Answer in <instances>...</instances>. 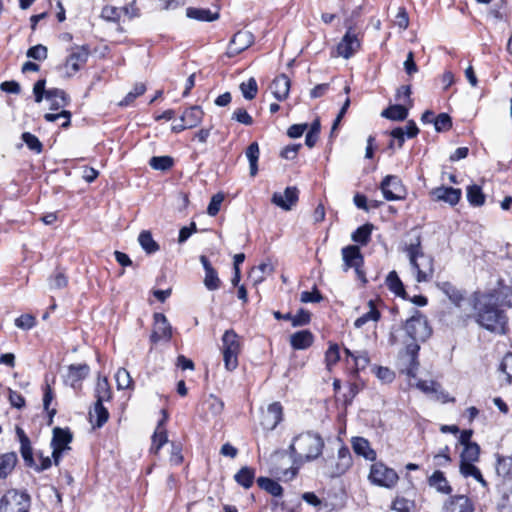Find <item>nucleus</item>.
Wrapping results in <instances>:
<instances>
[{
    "instance_id": "nucleus-40",
    "label": "nucleus",
    "mask_w": 512,
    "mask_h": 512,
    "mask_svg": "<svg viewBox=\"0 0 512 512\" xmlns=\"http://www.w3.org/2000/svg\"><path fill=\"white\" fill-rule=\"evenodd\" d=\"M258 486L274 497H280L283 494L282 486L275 480L268 477H259L257 479Z\"/></svg>"
},
{
    "instance_id": "nucleus-48",
    "label": "nucleus",
    "mask_w": 512,
    "mask_h": 512,
    "mask_svg": "<svg viewBox=\"0 0 512 512\" xmlns=\"http://www.w3.org/2000/svg\"><path fill=\"white\" fill-rule=\"evenodd\" d=\"M115 380L117 383V388L119 390L123 389H131L133 388V380L130 376V373L125 368H120L116 372Z\"/></svg>"
},
{
    "instance_id": "nucleus-15",
    "label": "nucleus",
    "mask_w": 512,
    "mask_h": 512,
    "mask_svg": "<svg viewBox=\"0 0 512 512\" xmlns=\"http://www.w3.org/2000/svg\"><path fill=\"white\" fill-rule=\"evenodd\" d=\"M343 259V271H348L351 268H357L364 265V257L361 253L359 246L348 245L341 250Z\"/></svg>"
},
{
    "instance_id": "nucleus-32",
    "label": "nucleus",
    "mask_w": 512,
    "mask_h": 512,
    "mask_svg": "<svg viewBox=\"0 0 512 512\" xmlns=\"http://www.w3.org/2000/svg\"><path fill=\"white\" fill-rule=\"evenodd\" d=\"M369 311L364 313L362 316L358 317L354 322V327L359 329L362 328L369 321L377 322L381 318V313L377 309L373 300H369L368 302Z\"/></svg>"
},
{
    "instance_id": "nucleus-49",
    "label": "nucleus",
    "mask_w": 512,
    "mask_h": 512,
    "mask_svg": "<svg viewBox=\"0 0 512 512\" xmlns=\"http://www.w3.org/2000/svg\"><path fill=\"white\" fill-rule=\"evenodd\" d=\"M240 90L245 99H254L258 92V85L256 80L253 77H251L247 80V82H242L240 84Z\"/></svg>"
},
{
    "instance_id": "nucleus-18",
    "label": "nucleus",
    "mask_w": 512,
    "mask_h": 512,
    "mask_svg": "<svg viewBox=\"0 0 512 512\" xmlns=\"http://www.w3.org/2000/svg\"><path fill=\"white\" fill-rule=\"evenodd\" d=\"M353 465V458L349 448L341 445L337 453V461L332 471V477L344 475Z\"/></svg>"
},
{
    "instance_id": "nucleus-17",
    "label": "nucleus",
    "mask_w": 512,
    "mask_h": 512,
    "mask_svg": "<svg viewBox=\"0 0 512 512\" xmlns=\"http://www.w3.org/2000/svg\"><path fill=\"white\" fill-rule=\"evenodd\" d=\"M283 420V407L280 402L271 403L263 416L262 426L274 430Z\"/></svg>"
},
{
    "instance_id": "nucleus-7",
    "label": "nucleus",
    "mask_w": 512,
    "mask_h": 512,
    "mask_svg": "<svg viewBox=\"0 0 512 512\" xmlns=\"http://www.w3.org/2000/svg\"><path fill=\"white\" fill-rule=\"evenodd\" d=\"M368 479L373 485L392 488L398 482L399 476L394 469L384 463L375 462L371 465Z\"/></svg>"
},
{
    "instance_id": "nucleus-31",
    "label": "nucleus",
    "mask_w": 512,
    "mask_h": 512,
    "mask_svg": "<svg viewBox=\"0 0 512 512\" xmlns=\"http://www.w3.org/2000/svg\"><path fill=\"white\" fill-rule=\"evenodd\" d=\"M186 16L198 21L212 22L219 18L218 12H212L207 8H194L189 7L186 9Z\"/></svg>"
},
{
    "instance_id": "nucleus-20",
    "label": "nucleus",
    "mask_w": 512,
    "mask_h": 512,
    "mask_svg": "<svg viewBox=\"0 0 512 512\" xmlns=\"http://www.w3.org/2000/svg\"><path fill=\"white\" fill-rule=\"evenodd\" d=\"M290 87V79L285 74L276 76L270 85L271 92L278 101H283L288 97Z\"/></svg>"
},
{
    "instance_id": "nucleus-21",
    "label": "nucleus",
    "mask_w": 512,
    "mask_h": 512,
    "mask_svg": "<svg viewBox=\"0 0 512 512\" xmlns=\"http://www.w3.org/2000/svg\"><path fill=\"white\" fill-rule=\"evenodd\" d=\"M432 195L436 200L444 201L454 206L460 201L462 192L458 188L441 186L433 189Z\"/></svg>"
},
{
    "instance_id": "nucleus-19",
    "label": "nucleus",
    "mask_w": 512,
    "mask_h": 512,
    "mask_svg": "<svg viewBox=\"0 0 512 512\" xmlns=\"http://www.w3.org/2000/svg\"><path fill=\"white\" fill-rule=\"evenodd\" d=\"M456 505H459L458 512H474V506L472 501L466 495H454L450 496L443 505L445 512H454Z\"/></svg>"
},
{
    "instance_id": "nucleus-46",
    "label": "nucleus",
    "mask_w": 512,
    "mask_h": 512,
    "mask_svg": "<svg viewBox=\"0 0 512 512\" xmlns=\"http://www.w3.org/2000/svg\"><path fill=\"white\" fill-rule=\"evenodd\" d=\"M146 91L144 83H136L133 89L119 102V106L127 107L133 104L136 98L143 95Z\"/></svg>"
},
{
    "instance_id": "nucleus-14",
    "label": "nucleus",
    "mask_w": 512,
    "mask_h": 512,
    "mask_svg": "<svg viewBox=\"0 0 512 512\" xmlns=\"http://www.w3.org/2000/svg\"><path fill=\"white\" fill-rule=\"evenodd\" d=\"M90 367L86 364H71L68 366L65 383L73 389H79L82 381L89 375Z\"/></svg>"
},
{
    "instance_id": "nucleus-4",
    "label": "nucleus",
    "mask_w": 512,
    "mask_h": 512,
    "mask_svg": "<svg viewBox=\"0 0 512 512\" xmlns=\"http://www.w3.org/2000/svg\"><path fill=\"white\" fill-rule=\"evenodd\" d=\"M406 335L416 342L426 341L432 334L428 320L419 310L415 309L413 315L403 325Z\"/></svg>"
},
{
    "instance_id": "nucleus-6",
    "label": "nucleus",
    "mask_w": 512,
    "mask_h": 512,
    "mask_svg": "<svg viewBox=\"0 0 512 512\" xmlns=\"http://www.w3.org/2000/svg\"><path fill=\"white\" fill-rule=\"evenodd\" d=\"M30 495L17 489H9L0 499V512H29Z\"/></svg>"
},
{
    "instance_id": "nucleus-59",
    "label": "nucleus",
    "mask_w": 512,
    "mask_h": 512,
    "mask_svg": "<svg viewBox=\"0 0 512 512\" xmlns=\"http://www.w3.org/2000/svg\"><path fill=\"white\" fill-rule=\"evenodd\" d=\"M339 360H340V352H339L338 345L337 344L330 345L325 353V361H326L327 367L329 369H331V367L333 365H335Z\"/></svg>"
},
{
    "instance_id": "nucleus-8",
    "label": "nucleus",
    "mask_w": 512,
    "mask_h": 512,
    "mask_svg": "<svg viewBox=\"0 0 512 512\" xmlns=\"http://www.w3.org/2000/svg\"><path fill=\"white\" fill-rule=\"evenodd\" d=\"M380 190L387 201H396L403 198L404 187L396 175H387L380 184Z\"/></svg>"
},
{
    "instance_id": "nucleus-39",
    "label": "nucleus",
    "mask_w": 512,
    "mask_h": 512,
    "mask_svg": "<svg viewBox=\"0 0 512 512\" xmlns=\"http://www.w3.org/2000/svg\"><path fill=\"white\" fill-rule=\"evenodd\" d=\"M138 242H139L140 246L142 247V249L147 254L156 253L160 249L159 244L153 239L151 232L148 230H143L139 234Z\"/></svg>"
},
{
    "instance_id": "nucleus-33",
    "label": "nucleus",
    "mask_w": 512,
    "mask_h": 512,
    "mask_svg": "<svg viewBox=\"0 0 512 512\" xmlns=\"http://www.w3.org/2000/svg\"><path fill=\"white\" fill-rule=\"evenodd\" d=\"M437 287L457 306L464 300L463 293L448 281L437 283Z\"/></svg>"
},
{
    "instance_id": "nucleus-25",
    "label": "nucleus",
    "mask_w": 512,
    "mask_h": 512,
    "mask_svg": "<svg viewBox=\"0 0 512 512\" xmlns=\"http://www.w3.org/2000/svg\"><path fill=\"white\" fill-rule=\"evenodd\" d=\"M164 417L158 422L156 430L152 435V445L150 448L151 453L157 454L159 450L166 444L168 441L166 429L163 427L164 422L166 421L167 415L165 411H163Z\"/></svg>"
},
{
    "instance_id": "nucleus-51",
    "label": "nucleus",
    "mask_w": 512,
    "mask_h": 512,
    "mask_svg": "<svg viewBox=\"0 0 512 512\" xmlns=\"http://www.w3.org/2000/svg\"><path fill=\"white\" fill-rule=\"evenodd\" d=\"M21 139L31 151L37 154L42 152L43 145L34 134L30 132H24L21 135Z\"/></svg>"
},
{
    "instance_id": "nucleus-23",
    "label": "nucleus",
    "mask_w": 512,
    "mask_h": 512,
    "mask_svg": "<svg viewBox=\"0 0 512 512\" xmlns=\"http://www.w3.org/2000/svg\"><path fill=\"white\" fill-rule=\"evenodd\" d=\"M18 463L16 452H6L0 454V480L7 479L14 471Z\"/></svg>"
},
{
    "instance_id": "nucleus-28",
    "label": "nucleus",
    "mask_w": 512,
    "mask_h": 512,
    "mask_svg": "<svg viewBox=\"0 0 512 512\" xmlns=\"http://www.w3.org/2000/svg\"><path fill=\"white\" fill-rule=\"evenodd\" d=\"M46 99L51 101V110H58L61 107H65L69 103L67 94L64 90L59 88H52L47 90Z\"/></svg>"
},
{
    "instance_id": "nucleus-34",
    "label": "nucleus",
    "mask_w": 512,
    "mask_h": 512,
    "mask_svg": "<svg viewBox=\"0 0 512 512\" xmlns=\"http://www.w3.org/2000/svg\"><path fill=\"white\" fill-rule=\"evenodd\" d=\"M234 480L245 489L252 487L255 480V469L245 466L242 467L235 475Z\"/></svg>"
},
{
    "instance_id": "nucleus-26",
    "label": "nucleus",
    "mask_w": 512,
    "mask_h": 512,
    "mask_svg": "<svg viewBox=\"0 0 512 512\" xmlns=\"http://www.w3.org/2000/svg\"><path fill=\"white\" fill-rule=\"evenodd\" d=\"M353 451L364 457L366 460L374 461L376 452L371 448L370 443L363 437H353L351 440Z\"/></svg>"
},
{
    "instance_id": "nucleus-24",
    "label": "nucleus",
    "mask_w": 512,
    "mask_h": 512,
    "mask_svg": "<svg viewBox=\"0 0 512 512\" xmlns=\"http://www.w3.org/2000/svg\"><path fill=\"white\" fill-rule=\"evenodd\" d=\"M314 342V335L309 330H301L290 336V345L294 350H305Z\"/></svg>"
},
{
    "instance_id": "nucleus-54",
    "label": "nucleus",
    "mask_w": 512,
    "mask_h": 512,
    "mask_svg": "<svg viewBox=\"0 0 512 512\" xmlns=\"http://www.w3.org/2000/svg\"><path fill=\"white\" fill-rule=\"evenodd\" d=\"M104 402H96L94 405V413L96 415V424L95 426L100 428L102 427L109 418V412L103 405Z\"/></svg>"
},
{
    "instance_id": "nucleus-10",
    "label": "nucleus",
    "mask_w": 512,
    "mask_h": 512,
    "mask_svg": "<svg viewBox=\"0 0 512 512\" xmlns=\"http://www.w3.org/2000/svg\"><path fill=\"white\" fill-rule=\"evenodd\" d=\"M254 42V36L249 31H238L232 37L227 48V56L235 57L249 48Z\"/></svg>"
},
{
    "instance_id": "nucleus-60",
    "label": "nucleus",
    "mask_w": 512,
    "mask_h": 512,
    "mask_svg": "<svg viewBox=\"0 0 512 512\" xmlns=\"http://www.w3.org/2000/svg\"><path fill=\"white\" fill-rule=\"evenodd\" d=\"M36 325V319L31 314H22L15 319V326L23 329L30 330Z\"/></svg>"
},
{
    "instance_id": "nucleus-22",
    "label": "nucleus",
    "mask_w": 512,
    "mask_h": 512,
    "mask_svg": "<svg viewBox=\"0 0 512 512\" xmlns=\"http://www.w3.org/2000/svg\"><path fill=\"white\" fill-rule=\"evenodd\" d=\"M428 485L434 488L437 492L445 495L452 493V487L449 484L444 472L436 470L427 479Z\"/></svg>"
},
{
    "instance_id": "nucleus-61",
    "label": "nucleus",
    "mask_w": 512,
    "mask_h": 512,
    "mask_svg": "<svg viewBox=\"0 0 512 512\" xmlns=\"http://www.w3.org/2000/svg\"><path fill=\"white\" fill-rule=\"evenodd\" d=\"M323 297L317 287H314L312 291H303L300 295V301L302 303H319Z\"/></svg>"
},
{
    "instance_id": "nucleus-5",
    "label": "nucleus",
    "mask_w": 512,
    "mask_h": 512,
    "mask_svg": "<svg viewBox=\"0 0 512 512\" xmlns=\"http://www.w3.org/2000/svg\"><path fill=\"white\" fill-rule=\"evenodd\" d=\"M222 352L225 368L228 371L235 370L238 366L240 341L233 329L226 330L222 336Z\"/></svg>"
},
{
    "instance_id": "nucleus-56",
    "label": "nucleus",
    "mask_w": 512,
    "mask_h": 512,
    "mask_svg": "<svg viewBox=\"0 0 512 512\" xmlns=\"http://www.w3.org/2000/svg\"><path fill=\"white\" fill-rule=\"evenodd\" d=\"M311 321V314L309 311L301 308L299 311L292 315L291 324L293 327H300L309 324Z\"/></svg>"
},
{
    "instance_id": "nucleus-35",
    "label": "nucleus",
    "mask_w": 512,
    "mask_h": 512,
    "mask_svg": "<svg viewBox=\"0 0 512 512\" xmlns=\"http://www.w3.org/2000/svg\"><path fill=\"white\" fill-rule=\"evenodd\" d=\"M245 155L249 161L250 176L255 177L258 173V160L260 156L259 145L252 142L245 150Z\"/></svg>"
},
{
    "instance_id": "nucleus-63",
    "label": "nucleus",
    "mask_w": 512,
    "mask_h": 512,
    "mask_svg": "<svg viewBox=\"0 0 512 512\" xmlns=\"http://www.w3.org/2000/svg\"><path fill=\"white\" fill-rule=\"evenodd\" d=\"M231 119L247 126L253 124V118L244 108H237L233 112Z\"/></svg>"
},
{
    "instance_id": "nucleus-42",
    "label": "nucleus",
    "mask_w": 512,
    "mask_h": 512,
    "mask_svg": "<svg viewBox=\"0 0 512 512\" xmlns=\"http://www.w3.org/2000/svg\"><path fill=\"white\" fill-rule=\"evenodd\" d=\"M480 457V446L474 442L463 447L460 454V463H475Z\"/></svg>"
},
{
    "instance_id": "nucleus-64",
    "label": "nucleus",
    "mask_w": 512,
    "mask_h": 512,
    "mask_svg": "<svg viewBox=\"0 0 512 512\" xmlns=\"http://www.w3.org/2000/svg\"><path fill=\"white\" fill-rule=\"evenodd\" d=\"M500 370L507 376V380H512V353H507L500 364Z\"/></svg>"
},
{
    "instance_id": "nucleus-44",
    "label": "nucleus",
    "mask_w": 512,
    "mask_h": 512,
    "mask_svg": "<svg viewBox=\"0 0 512 512\" xmlns=\"http://www.w3.org/2000/svg\"><path fill=\"white\" fill-rule=\"evenodd\" d=\"M485 195L482 192V189L478 185H470L467 188V200L470 205L475 207H480L485 203Z\"/></svg>"
},
{
    "instance_id": "nucleus-38",
    "label": "nucleus",
    "mask_w": 512,
    "mask_h": 512,
    "mask_svg": "<svg viewBox=\"0 0 512 512\" xmlns=\"http://www.w3.org/2000/svg\"><path fill=\"white\" fill-rule=\"evenodd\" d=\"M374 226L371 223H366L360 227H358L351 235V239L362 246H365L369 243L371 239V233Z\"/></svg>"
},
{
    "instance_id": "nucleus-41",
    "label": "nucleus",
    "mask_w": 512,
    "mask_h": 512,
    "mask_svg": "<svg viewBox=\"0 0 512 512\" xmlns=\"http://www.w3.org/2000/svg\"><path fill=\"white\" fill-rule=\"evenodd\" d=\"M496 473L504 479L512 478V455L508 457L497 455Z\"/></svg>"
},
{
    "instance_id": "nucleus-16",
    "label": "nucleus",
    "mask_w": 512,
    "mask_h": 512,
    "mask_svg": "<svg viewBox=\"0 0 512 512\" xmlns=\"http://www.w3.org/2000/svg\"><path fill=\"white\" fill-rule=\"evenodd\" d=\"M15 433L20 443V454L26 467L35 465V459L33 456V447L31 441L25 431L20 427L16 426Z\"/></svg>"
},
{
    "instance_id": "nucleus-27",
    "label": "nucleus",
    "mask_w": 512,
    "mask_h": 512,
    "mask_svg": "<svg viewBox=\"0 0 512 512\" xmlns=\"http://www.w3.org/2000/svg\"><path fill=\"white\" fill-rule=\"evenodd\" d=\"M72 434L69 429H63L60 427H55L53 429V436L51 440L52 448H60L64 450H70L71 447L69 444L72 441Z\"/></svg>"
},
{
    "instance_id": "nucleus-58",
    "label": "nucleus",
    "mask_w": 512,
    "mask_h": 512,
    "mask_svg": "<svg viewBox=\"0 0 512 512\" xmlns=\"http://www.w3.org/2000/svg\"><path fill=\"white\" fill-rule=\"evenodd\" d=\"M26 55L28 58H32L37 61L45 60L48 55L47 47L42 44L32 46L28 49Z\"/></svg>"
},
{
    "instance_id": "nucleus-12",
    "label": "nucleus",
    "mask_w": 512,
    "mask_h": 512,
    "mask_svg": "<svg viewBox=\"0 0 512 512\" xmlns=\"http://www.w3.org/2000/svg\"><path fill=\"white\" fill-rule=\"evenodd\" d=\"M172 337V326L168 322L167 317L162 313L154 314V329L150 336L153 343L161 340L169 341Z\"/></svg>"
},
{
    "instance_id": "nucleus-11",
    "label": "nucleus",
    "mask_w": 512,
    "mask_h": 512,
    "mask_svg": "<svg viewBox=\"0 0 512 512\" xmlns=\"http://www.w3.org/2000/svg\"><path fill=\"white\" fill-rule=\"evenodd\" d=\"M299 200V190L295 186H288L284 192H275L272 195L271 202L277 207L289 211Z\"/></svg>"
},
{
    "instance_id": "nucleus-45",
    "label": "nucleus",
    "mask_w": 512,
    "mask_h": 512,
    "mask_svg": "<svg viewBox=\"0 0 512 512\" xmlns=\"http://www.w3.org/2000/svg\"><path fill=\"white\" fill-rule=\"evenodd\" d=\"M149 165L154 170L167 171L174 165V159L171 156H153L149 160Z\"/></svg>"
},
{
    "instance_id": "nucleus-47",
    "label": "nucleus",
    "mask_w": 512,
    "mask_h": 512,
    "mask_svg": "<svg viewBox=\"0 0 512 512\" xmlns=\"http://www.w3.org/2000/svg\"><path fill=\"white\" fill-rule=\"evenodd\" d=\"M53 399H54L53 390L50 387V385L46 384V386L44 387V392H43V407H44V410L48 414V417H49L48 424L49 425H51L53 423V418L57 412L55 408L50 409V404L53 401Z\"/></svg>"
},
{
    "instance_id": "nucleus-2",
    "label": "nucleus",
    "mask_w": 512,
    "mask_h": 512,
    "mask_svg": "<svg viewBox=\"0 0 512 512\" xmlns=\"http://www.w3.org/2000/svg\"><path fill=\"white\" fill-rule=\"evenodd\" d=\"M476 320L485 329L497 333L507 332V317L498 308V298L493 293L483 294L475 303Z\"/></svg>"
},
{
    "instance_id": "nucleus-9",
    "label": "nucleus",
    "mask_w": 512,
    "mask_h": 512,
    "mask_svg": "<svg viewBox=\"0 0 512 512\" xmlns=\"http://www.w3.org/2000/svg\"><path fill=\"white\" fill-rule=\"evenodd\" d=\"M360 46L358 35L350 27L337 45V54L344 59H349L360 49Z\"/></svg>"
},
{
    "instance_id": "nucleus-3",
    "label": "nucleus",
    "mask_w": 512,
    "mask_h": 512,
    "mask_svg": "<svg viewBox=\"0 0 512 512\" xmlns=\"http://www.w3.org/2000/svg\"><path fill=\"white\" fill-rule=\"evenodd\" d=\"M404 252L416 273V281L419 283L430 281L434 274V258L423 252L420 233H416L414 239L405 245Z\"/></svg>"
},
{
    "instance_id": "nucleus-1",
    "label": "nucleus",
    "mask_w": 512,
    "mask_h": 512,
    "mask_svg": "<svg viewBox=\"0 0 512 512\" xmlns=\"http://www.w3.org/2000/svg\"><path fill=\"white\" fill-rule=\"evenodd\" d=\"M322 436L313 431H307L295 436L289 446V452L293 458V465L282 472L285 480L293 479L302 464L318 459L324 449Z\"/></svg>"
},
{
    "instance_id": "nucleus-57",
    "label": "nucleus",
    "mask_w": 512,
    "mask_h": 512,
    "mask_svg": "<svg viewBox=\"0 0 512 512\" xmlns=\"http://www.w3.org/2000/svg\"><path fill=\"white\" fill-rule=\"evenodd\" d=\"M60 118H65V121L61 124L62 128H68L70 126L71 112L68 110H62L60 113H46L44 119L47 122H55Z\"/></svg>"
},
{
    "instance_id": "nucleus-50",
    "label": "nucleus",
    "mask_w": 512,
    "mask_h": 512,
    "mask_svg": "<svg viewBox=\"0 0 512 512\" xmlns=\"http://www.w3.org/2000/svg\"><path fill=\"white\" fill-rule=\"evenodd\" d=\"M391 508L396 512H413L415 509V502L401 496H397L392 502Z\"/></svg>"
},
{
    "instance_id": "nucleus-30",
    "label": "nucleus",
    "mask_w": 512,
    "mask_h": 512,
    "mask_svg": "<svg viewBox=\"0 0 512 512\" xmlns=\"http://www.w3.org/2000/svg\"><path fill=\"white\" fill-rule=\"evenodd\" d=\"M386 285L388 289L394 293L396 296H399L403 299H409V296L407 295L403 282L399 278L396 271H391L388 273L386 277Z\"/></svg>"
},
{
    "instance_id": "nucleus-52",
    "label": "nucleus",
    "mask_w": 512,
    "mask_h": 512,
    "mask_svg": "<svg viewBox=\"0 0 512 512\" xmlns=\"http://www.w3.org/2000/svg\"><path fill=\"white\" fill-rule=\"evenodd\" d=\"M204 285L209 291H215L220 288L221 280L215 269L205 272Z\"/></svg>"
},
{
    "instance_id": "nucleus-43",
    "label": "nucleus",
    "mask_w": 512,
    "mask_h": 512,
    "mask_svg": "<svg viewBox=\"0 0 512 512\" xmlns=\"http://www.w3.org/2000/svg\"><path fill=\"white\" fill-rule=\"evenodd\" d=\"M96 402L109 401L112 398V392L107 378H99L95 388Z\"/></svg>"
},
{
    "instance_id": "nucleus-62",
    "label": "nucleus",
    "mask_w": 512,
    "mask_h": 512,
    "mask_svg": "<svg viewBox=\"0 0 512 512\" xmlns=\"http://www.w3.org/2000/svg\"><path fill=\"white\" fill-rule=\"evenodd\" d=\"M68 284V279L62 271L55 272L50 277V288L51 289H62Z\"/></svg>"
},
{
    "instance_id": "nucleus-13",
    "label": "nucleus",
    "mask_w": 512,
    "mask_h": 512,
    "mask_svg": "<svg viewBox=\"0 0 512 512\" xmlns=\"http://www.w3.org/2000/svg\"><path fill=\"white\" fill-rule=\"evenodd\" d=\"M89 56L88 46L76 47V49L67 57L65 67L68 76L76 74L87 62Z\"/></svg>"
},
{
    "instance_id": "nucleus-55",
    "label": "nucleus",
    "mask_w": 512,
    "mask_h": 512,
    "mask_svg": "<svg viewBox=\"0 0 512 512\" xmlns=\"http://www.w3.org/2000/svg\"><path fill=\"white\" fill-rule=\"evenodd\" d=\"M433 123L437 132L447 131L452 127V119L447 113H440Z\"/></svg>"
},
{
    "instance_id": "nucleus-53",
    "label": "nucleus",
    "mask_w": 512,
    "mask_h": 512,
    "mask_svg": "<svg viewBox=\"0 0 512 512\" xmlns=\"http://www.w3.org/2000/svg\"><path fill=\"white\" fill-rule=\"evenodd\" d=\"M390 136L392 140L390 141L388 147L390 149H393L395 145L397 148H402L404 142H405V130L403 127H396L390 132Z\"/></svg>"
},
{
    "instance_id": "nucleus-37",
    "label": "nucleus",
    "mask_w": 512,
    "mask_h": 512,
    "mask_svg": "<svg viewBox=\"0 0 512 512\" xmlns=\"http://www.w3.org/2000/svg\"><path fill=\"white\" fill-rule=\"evenodd\" d=\"M460 473L463 477H473L482 487H487L488 483L483 478L481 471L474 465V463H460Z\"/></svg>"
},
{
    "instance_id": "nucleus-29",
    "label": "nucleus",
    "mask_w": 512,
    "mask_h": 512,
    "mask_svg": "<svg viewBox=\"0 0 512 512\" xmlns=\"http://www.w3.org/2000/svg\"><path fill=\"white\" fill-rule=\"evenodd\" d=\"M203 111L200 106H191L187 108L180 117V120L184 122L189 128L196 127L203 118Z\"/></svg>"
},
{
    "instance_id": "nucleus-36",
    "label": "nucleus",
    "mask_w": 512,
    "mask_h": 512,
    "mask_svg": "<svg viewBox=\"0 0 512 512\" xmlns=\"http://www.w3.org/2000/svg\"><path fill=\"white\" fill-rule=\"evenodd\" d=\"M381 116L393 121H403L408 116V109L400 104L390 105L381 112Z\"/></svg>"
}]
</instances>
